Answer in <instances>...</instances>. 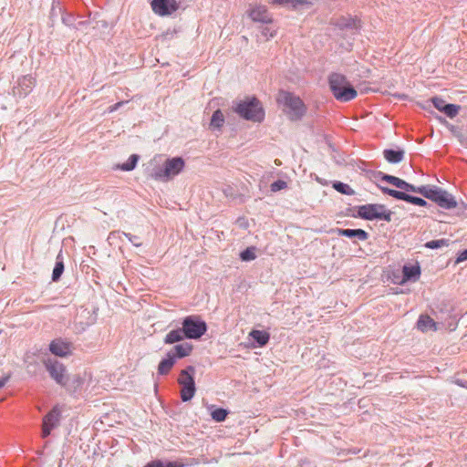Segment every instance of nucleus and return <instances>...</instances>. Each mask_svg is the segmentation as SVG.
I'll use <instances>...</instances> for the list:
<instances>
[{
  "instance_id": "nucleus-1",
  "label": "nucleus",
  "mask_w": 467,
  "mask_h": 467,
  "mask_svg": "<svg viewBox=\"0 0 467 467\" xmlns=\"http://www.w3.org/2000/svg\"><path fill=\"white\" fill-rule=\"evenodd\" d=\"M394 186L400 192L407 193L414 192L436 203L445 210H451L457 207L458 202L455 197L443 188L433 184L416 186L405 180L397 177Z\"/></svg>"
},
{
  "instance_id": "nucleus-2",
  "label": "nucleus",
  "mask_w": 467,
  "mask_h": 467,
  "mask_svg": "<svg viewBox=\"0 0 467 467\" xmlns=\"http://www.w3.org/2000/svg\"><path fill=\"white\" fill-rule=\"evenodd\" d=\"M186 161L182 156L166 157L163 161L156 157L145 167L147 179L167 183L180 175L185 169Z\"/></svg>"
},
{
  "instance_id": "nucleus-3",
  "label": "nucleus",
  "mask_w": 467,
  "mask_h": 467,
  "mask_svg": "<svg viewBox=\"0 0 467 467\" xmlns=\"http://www.w3.org/2000/svg\"><path fill=\"white\" fill-rule=\"evenodd\" d=\"M206 322L198 315H189L181 321V327L169 331L163 338L165 345H172L185 339H200L207 332Z\"/></svg>"
},
{
  "instance_id": "nucleus-4",
  "label": "nucleus",
  "mask_w": 467,
  "mask_h": 467,
  "mask_svg": "<svg viewBox=\"0 0 467 467\" xmlns=\"http://www.w3.org/2000/svg\"><path fill=\"white\" fill-rule=\"evenodd\" d=\"M348 215L365 221L391 222L393 212L382 203H367L348 209Z\"/></svg>"
},
{
  "instance_id": "nucleus-5",
  "label": "nucleus",
  "mask_w": 467,
  "mask_h": 467,
  "mask_svg": "<svg viewBox=\"0 0 467 467\" xmlns=\"http://www.w3.org/2000/svg\"><path fill=\"white\" fill-rule=\"evenodd\" d=\"M233 109L241 118L253 122H262L265 119V110L261 102L254 97L245 98L234 102Z\"/></svg>"
},
{
  "instance_id": "nucleus-6",
  "label": "nucleus",
  "mask_w": 467,
  "mask_h": 467,
  "mask_svg": "<svg viewBox=\"0 0 467 467\" xmlns=\"http://www.w3.org/2000/svg\"><path fill=\"white\" fill-rule=\"evenodd\" d=\"M328 84L334 97L342 102L354 99L358 93L347 78L339 73H332L328 77Z\"/></svg>"
},
{
  "instance_id": "nucleus-7",
  "label": "nucleus",
  "mask_w": 467,
  "mask_h": 467,
  "mask_svg": "<svg viewBox=\"0 0 467 467\" xmlns=\"http://www.w3.org/2000/svg\"><path fill=\"white\" fill-rule=\"evenodd\" d=\"M195 372V368L190 365L180 373L178 383L181 387L180 396L182 402L191 401L196 393Z\"/></svg>"
},
{
  "instance_id": "nucleus-8",
  "label": "nucleus",
  "mask_w": 467,
  "mask_h": 467,
  "mask_svg": "<svg viewBox=\"0 0 467 467\" xmlns=\"http://www.w3.org/2000/svg\"><path fill=\"white\" fill-rule=\"evenodd\" d=\"M283 101L288 109L287 114L290 119L299 120L305 116L306 107L299 97L285 92L283 94Z\"/></svg>"
},
{
  "instance_id": "nucleus-9",
  "label": "nucleus",
  "mask_w": 467,
  "mask_h": 467,
  "mask_svg": "<svg viewBox=\"0 0 467 467\" xmlns=\"http://www.w3.org/2000/svg\"><path fill=\"white\" fill-rule=\"evenodd\" d=\"M379 188L380 189L382 193L389 195L396 200L404 201L408 203L420 206V207H426V208L433 207L430 202H428L425 200L426 198H424L423 196L419 197V196L411 195L410 193L400 192L396 189L389 188L386 186L379 185Z\"/></svg>"
},
{
  "instance_id": "nucleus-10",
  "label": "nucleus",
  "mask_w": 467,
  "mask_h": 467,
  "mask_svg": "<svg viewBox=\"0 0 467 467\" xmlns=\"http://www.w3.org/2000/svg\"><path fill=\"white\" fill-rule=\"evenodd\" d=\"M45 368L48 372L50 378L56 381L57 384H64L66 379V367L56 359L48 358L44 361Z\"/></svg>"
},
{
  "instance_id": "nucleus-11",
  "label": "nucleus",
  "mask_w": 467,
  "mask_h": 467,
  "mask_svg": "<svg viewBox=\"0 0 467 467\" xmlns=\"http://www.w3.org/2000/svg\"><path fill=\"white\" fill-rule=\"evenodd\" d=\"M150 5L152 11L161 16H170L179 8L176 0H151Z\"/></svg>"
},
{
  "instance_id": "nucleus-12",
  "label": "nucleus",
  "mask_w": 467,
  "mask_h": 467,
  "mask_svg": "<svg viewBox=\"0 0 467 467\" xmlns=\"http://www.w3.org/2000/svg\"><path fill=\"white\" fill-rule=\"evenodd\" d=\"M49 351L60 358H66L72 354V344L62 338H55L49 344Z\"/></svg>"
},
{
  "instance_id": "nucleus-13",
  "label": "nucleus",
  "mask_w": 467,
  "mask_h": 467,
  "mask_svg": "<svg viewBox=\"0 0 467 467\" xmlns=\"http://www.w3.org/2000/svg\"><path fill=\"white\" fill-rule=\"evenodd\" d=\"M421 274L419 263L414 265L405 264L402 267V279L400 282L403 285L407 282H416L420 279Z\"/></svg>"
},
{
  "instance_id": "nucleus-14",
  "label": "nucleus",
  "mask_w": 467,
  "mask_h": 467,
  "mask_svg": "<svg viewBox=\"0 0 467 467\" xmlns=\"http://www.w3.org/2000/svg\"><path fill=\"white\" fill-rule=\"evenodd\" d=\"M271 4L285 6L293 10L303 11L309 9L313 3L309 0H268Z\"/></svg>"
},
{
  "instance_id": "nucleus-15",
  "label": "nucleus",
  "mask_w": 467,
  "mask_h": 467,
  "mask_svg": "<svg viewBox=\"0 0 467 467\" xmlns=\"http://www.w3.org/2000/svg\"><path fill=\"white\" fill-rule=\"evenodd\" d=\"M85 383V379L79 375H75L71 379L66 378L64 384L61 387L65 388L66 390L72 396L78 394Z\"/></svg>"
},
{
  "instance_id": "nucleus-16",
  "label": "nucleus",
  "mask_w": 467,
  "mask_h": 467,
  "mask_svg": "<svg viewBox=\"0 0 467 467\" xmlns=\"http://www.w3.org/2000/svg\"><path fill=\"white\" fill-rule=\"evenodd\" d=\"M250 18L254 22H259L263 24H270L273 21L272 16L267 11L266 7L264 5H258L253 7L249 11Z\"/></svg>"
},
{
  "instance_id": "nucleus-17",
  "label": "nucleus",
  "mask_w": 467,
  "mask_h": 467,
  "mask_svg": "<svg viewBox=\"0 0 467 467\" xmlns=\"http://www.w3.org/2000/svg\"><path fill=\"white\" fill-rule=\"evenodd\" d=\"M35 78L31 76H24L18 80L17 87L14 88L15 95H18L19 97H26L27 94L31 92L35 86Z\"/></svg>"
},
{
  "instance_id": "nucleus-18",
  "label": "nucleus",
  "mask_w": 467,
  "mask_h": 467,
  "mask_svg": "<svg viewBox=\"0 0 467 467\" xmlns=\"http://www.w3.org/2000/svg\"><path fill=\"white\" fill-rule=\"evenodd\" d=\"M334 25L340 30L351 29L358 31L360 28V21L352 16H341L336 19Z\"/></svg>"
},
{
  "instance_id": "nucleus-19",
  "label": "nucleus",
  "mask_w": 467,
  "mask_h": 467,
  "mask_svg": "<svg viewBox=\"0 0 467 467\" xmlns=\"http://www.w3.org/2000/svg\"><path fill=\"white\" fill-rule=\"evenodd\" d=\"M254 348H263L267 345L270 340V334L265 330L252 329L249 333Z\"/></svg>"
},
{
  "instance_id": "nucleus-20",
  "label": "nucleus",
  "mask_w": 467,
  "mask_h": 467,
  "mask_svg": "<svg viewBox=\"0 0 467 467\" xmlns=\"http://www.w3.org/2000/svg\"><path fill=\"white\" fill-rule=\"evenodd\" d=\"M193 350V345L189 342H183L176 344L171 350L168 352L174 356L176 360L182 359L183 358L189 357Z\"/></svg>"
},
{
  "instance_id": "nucleus-21",
  "label": "nucleus",
  "mask_w": 467,
  "mask_h": 467,
  "mask_svg": "<svg viewBox=\"0 0 467 467\" xmlns=\"http://www.w3.org/2000/svg\"><path fill=\"white\" fill-rule=\"evenodd\" d=\"M335 232L339 236H344L348 238H357L359 241H366L369 234L363 229H349V228H337Z\"/></svg>"
},
{
  "instance_id": "nucleus-22",
  "label": "nucleus",
  "mask_w": 467,
  "mask_h": 467,
  "mask_svg": "<svg viewBox=\"0 0 467 467\" xmlns=\"http://www.w3.org/2000/svg\"><path fill=\"white\" fill-rule=\"evenodd\" d=\"M60 417L61 411L57 406H55L44 416L42 425L54 430L59 424Z\"/></svg>"
},
{
  "instance_id": "nucleus-23",
  "label": "nucleus",
  "mask_w": 467,
  "mask_h": 467,
  "mask_svg": "<svg viewBox=\"0 0 467 467\" xmlns=\"http://www.w3.org/2000/svg\"><path fill=\"white\" fill-rule=\"evenodd\" d=\"M330 156L338 166H354V160L341 152L340 148H330Z\"/></svg>"
},
{
  "instance_id": "nucleus-24",
  "label": "nucleus",
  "mask_w": 467,
  "mask_h": 467,
  "mask_svg": "<svg viewBox=\"0 0 467 467\" xmlns=\"http://www.w3.org/2000/svg\"><path fill=\"white\" fill-rule=\"evenodd\" d=\"M404 154L405 151L401 148H398L397 150L386 148L383 151L385 160L391 164L400 163L403 160Z\"/></svg>"
},
{
  "instance_id": "nucleus-25",
  "label": "nucleus",
  "mask_w": 467,
  "mask_h": 467,
  "mask_svg": "<svg viewBox=\"0 0 467 467\" xmlns=\"http://www.w3.org/2000/svg\"><path fill=\"white\" fill-rule=\"evenodd\" d=\"M174 356L167 352L158 365V374L167 375L176 363Z\"/></svg>"
},
{
  "instance_id": "nucleus-26",
  "label": "nucleus",
  "mask_w": 467,
  "mask_h": 467,
  "mask_svg": "<svg viewBox=\"0 0 467 467\" xmlns=\"http://www.w3.org/2000/svg\"><path fill=\"white\" fill-rule=\"evenodd\" d=\"M417 328L421 332H427L429 330L436 331V322L428 315H420L417 321Z\"/></svg>"
},
{
  "instance_id": "nucleus-27",
  "label": "nucleus",
  "mask_w": 467,
  "mask_h": 467,
  "mask_svg": "<svg viewBox=\"0 0 467 467\" xmlns=\"http://www.w3.org/2000/svg\"><path fill=\"white\" fill-rule=\"evenodd\" d=\"M65 270L64 265V256L62 254V250L58 253L56 257V263L52 271L51 279L53 282H57L60 280L61 275H63Z\"/></svg>"
},
{
  "instance_id": "nucleus-28",
  "label": "nucleus",
  "mask_w": 467,
  "mask_h": 467,
  "mask_svg": "<svg viewBox=\"0 0 467 467\" xmlns=\"http://www.w3.org/2000/svg\"><path fill=\"white\" fill-rule=\"evenodd\" d=\"M140 159V156L139 154L133 153L129 157L127 161L116 164L114 170L131 171L136 168Z\"/></svg>"
},
{
  "instance_id": "nucleus-29",
  "label": "nucleus",
  "mask_w": 467,
  "mask_h": 467,
  "mask_svg": "<svg viewBox=\"0 0 467 467\" xmlns=\"http://www.w3.org/2000/svg\"><path fill=\"white\" fill-rule=\"evenodd\" d=\"M210 410V414L212 419L215 422H223L226 420L230 411L227 409L222 407H216L215 405H211L208 407Z\"/></svg>"
},
{
  "instance_id": "nucleus-30",
  "label": "nucleus",
  "mask_w": 467,
  "mask_h": 467,
  "mask_svg": "<svg viewBox=\"0 0 467 467\" xmlns=\"http://www.w3.org/2000/svg\"><path fill=\"white\" fill-rule=\"evenodd\" d=\"M332 187L337 192L344 194V195L350 196V195L355 194V191L348 183H345L340 181L332 182Z\"/></svg>"
},
{
  "instance_id": "nucleus-31",
  "label": "nucleus",
  "mask_w": 467,
  "mask_h": 467,
  "mask_svg": "<svg viewBox=\"0 0 467 467\" xmlns=\"http://www.w3.org/2000/svg\"><path fill=\"white\" fill-rule=\"evenodd\" d=\"M224 123V116L223 112L220 109L215 110L213 113L211 121H210V128L213 130H219L221 127H223Z\"/></svg>"
},
{
  "instance_id": "nucleus-32",
  "label": "nucleus",
  "mask_w": 467,
  "mask_h": 467,
  "mask_svg": "<svg viewBox=\"0 0 467 467\" xmlns=\"http://www.w3.org/2000/svg\"><path fill=\"white\" fill-rule=\"evenodd\" d=\"M143 467H183V465L179 464L177 462L156 459L149 462Z\"/></svg>"
},
{
  "instance_id": "nucleus-33",
  "label": "nucleus",
  "mask_w": 467,
  "mask_h": 467,
  "mask_svg": "<svg viewBox=\"0 0 467 467\" xmlns=\"http://www.w3.org/2000/svg\"><path fill=\"white\" fill-rule=\"evenodd\" d=\"M239 258L243 262H251L256 258V247L248 246L239 254Z\"/></svg>"
},
{
  "instance_id": "nucleus-34",
  "label": "nucleus",
  "mask_w": 467,
  "mask_h": 467,
  "mask_svg": "<svg viewBox=\"0 0 467 467\" xmlns=\"http://www.w3.org/2000/svg\"><path fill=\"white\" fill-rule=\"evenodd\" d=\"M450 242L451 241L449 239H445V238L434 239V240H431V241H428L427 243H425L424 247H426L428 249H431V250L440 249L444 246H449Z\"/></svg>"
},
{
  "instance_id": "nucleus-35",
  "label": "nucleus",
  "mask_w": 467,
  "mask_h": 467,
  "mask_svg": "<svg viewBox=\"0 0 467 467\" xmlns=\"http://www.w3.org/2000/svg\"><path fill=\"white\" fill-rule=\"evenodd\" d=\"M460 109L461 107L459 105L447 103L445 108L442 109V113H444L447 117L452 119L458 115Z\"/></svg>"
},
{
  "instance_id": "nucleus-36",
  "label": "nucleus",
  "mask_w": 467,
  "mask_h": 467,
  "mask_svg": "<svg viewBox=\"0 0 467 467\" xmlns=\"http://www.w3.org/2000/svg\"><path fill=\"white\" fill-rule=\"evenodd\" d=\"M317 144H326L327 146H331L332 141L329 137L325 135L322 130H317V139L313 141Z\"/></svg>"
},
{
  "instance_id": "nucleus-37",
  "label": "nucleus",
  "mask_w": 467,
  "mask_h": 467,
  "mask_svg": "<svg viewBox=\"0 0 467 467\" xmlns=\"http://www.w3.org/2000/svg\"><path fill=\"white\" fill-rule=\"evenodd\" d=\"M287 187V183L286 182H285L284 180H276V181H274L271 184H270V189L273 192H279L281 190H284Z\"/></svg>"
},
{
  "instance_id": "nucleus-38",
  "label": "nucleus",
  "mask_w": 467,
  "mask_h": 467,
  "mask_svg": "<svg viewBox=\"0 0 467 467\" xmlns=\"http://www.w3.org/2000/svg\"><path fill=\"white\" fill-rule=\"evenodd\" d=\"M431 102L433 106L441 112H442V109L447 105L446 101L439 97H433L431 99Z\"/></svg>"
},
{
  "instance_id": "nucleus-39",
  "label": "nucleus",
  "mask_w": 467,
  "mask_h": 467,
  "mask_svg": "<svg viewBox=\"0 0 467 467\" xmlns=\"http://www.w3.org/2000/svg\"><path fill=\"white\" fill-rule=\"evenodd\" d=\"M379 177L380 181L388 182L393 186H394V184L396 182V179H397V176L387 174L384 172H379Z\"/></svg>"
},
{
  "instance_id": "nucleus-40",
  "label": "nucleus",
  "mask_w": 467,
  "mask_h": 467,
  "mask_svg": "<svg viewBox=\"0 0 467 467\" xmlns=\"http://www.w3.org/2000/svg\"><path fill=\"white\" fill-rule=\"evenodd\" d=\"M123 236L126 237L134 246L140 247L142 245V243L139 242V236L133 235L129 233H122Z\"/></svg>"
},
{
  "instance_id": "nucleus-41",
  "label": "nucleus",
  "mask_w": 467,
  "mask_h": 467,
  "mask_svg": "<svg viewBox=\"0 0 467 467\" xmlns=\"http://www.w3.org/2000/svg\"><path fill=\"white\" fill-rule=\"evenodd\" d=\"M122 233L123 232H120V231H113V232L109 233V237H108L109 244H112L114 243L115 239L121 240V237L123 236Z\"/></svg>"
},
{
  "instance_id": "nucleus-42",
  "label": "nucleus",
  "mask_w": 467,
  "mask_h": 467,
  "mask_svg": "<svg viewBox=\"0 0 467 467\" xmlns=\"http://www.w3.org/2000/svg\"><path fill=\"white\" fill-rule=\"evenodd\" d=\"M467 260V248L458 252L455 264H460Z\"/></svg>"
},
{
  "instance_id": "nucleus-43",
  "label": "nucleus",
  "mask_w": 467,
  "mask_h": 467,
  "mask_svg": "<svg viewBox=\"0 0 467 467\" xmlns=\"http://www.w3.org/2000/svg\"><path fill=\"white\" fill-rule=\"evenodd\" d=\"M262 34L268 39V38H272L275 36V31L271 30L268 27H264L262 30Z\"/></svg>"
},
{
  "instance_id": "nucleus-44",
  "label": "nucleus",
  "mask_w": 467,
  "mask_h": 467,
  "mask_svg": "<svg viewBox=\"0 0 467 467\" xmlns=\"http://www.w3.org/2000/svg\"><path fill=\"white\" fill-rule=\"evenodd\" d=\"M53 431V429L49 428V427H46L44 425H42V432H41V435H42V438H47L51 431Z\"/></svg>"
},
{
  "instance_id": "nucleus-45",
  "label": "nucleus",
  "mask_w": 467,
  "mask_h": 467,
  "mask_svg": "<svg viewBox=\"0 0 467 467\" xmlns=\"http://www.w3.org/2000/svg\"><path fill=\"white\" fill-rule=\"evenodd\" d=\"M10 375L3 376L0 378V389L9 381Z\"/></svg>"
},
{
  "instance_id": "nucleus-46",
  "label": "nucleus",
  "mask_w": 467,
  "mask_h": 467,
  "mask_svg": "<svg viewBox=\"0 0 467 467\" xmlns=\"http://www.w3.org/2000/svg\"><path fill=\"white\" fill-rule=\"evenodd\" d=\"M455 383L462 388L467 389V380L465 379H457Z\"/></svg>"
},
{
  "instance_id": "nucleus-47",
  "label": "nucleus",
  "mask_w": 467,
  "mask_h": 467,
  "mask_svg": "<svg viewBox=\"0 0 467 467\" xmlns=\"http://www.w3.org/2000/svg\"><path fill=\"white\" fill-rule=\"evenodd\" d=\"M125 102L124 101H120V102H118L116 103L114 106L110 107L109 108V111L110 112H113L115 110H117L120 106H122Z\"/></svg>"
},
{
  "instance_id": "nucleus-48",
  "label": "nucleus",
  "mask_w": 467,
  "mask_h": 467,
  "mask_svg": "<svg viewBox=\"0 0 467 467\" xmlns=\"http://www.w3.org/2000/svg\"><path fill=\"white\" fill-rule=\"evenodd\" d=\"M316 181L319 182L321 185H327V182L326 180L319 178L318 176H316Z\"/></svg>"
}]
</instances>
